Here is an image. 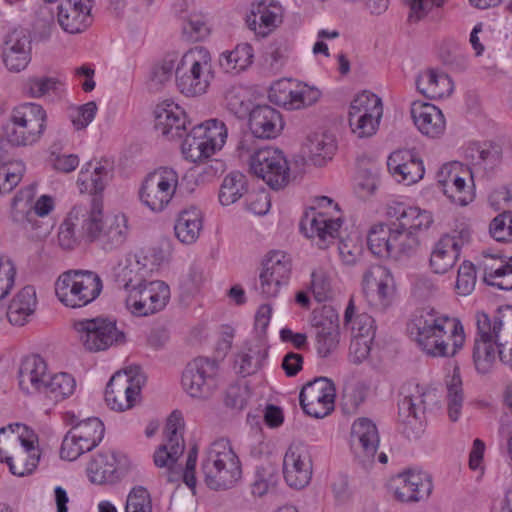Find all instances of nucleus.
<instances>
[{"mask_svg":"<svg viewBox=\"0 0 512 512\" xmlns=\"http://www.w3.org/2000/svg\"><path fill=\"white\" fill-rule=\"evenodd\" d=\"M248 191L247 179L244 174L234 171L225 176L219 191V201L228 206L237 202Z\"/></svg>","mask_w":512,"mask_h":512,"instance_id":"3c124183","label":"nucleus"},{"mask_svg":"<svg viewBox=\"0 0 512 512\" xmlns=\"http://www.w3.org/2000/svg\"><path fill=\"white\" fill-rule=\"evenodd\" d=\"M169 298L170 288L166 283L146 281L127 291L125 305L132 315L145 317L163 310Z\"/></svg>","mask_w":512,"mask_h":512,"instance_id":"2eb2a0df","label":"nucleus"},{"mask_svg":"<svg viewBox=\"0 0 512 512\" xmlns=\"http://www.w3.org/2000/svg\"><path fill=\"white\" fill-rule=\"evenodd\" d=\"M283 475L286 483L293 488L307 486L312 477V459L309 448L302 444H291L283 459Z\"/></svg>","mask_w":512,"mask_h":512,"instance_id":"393cba45","label":"nucleus"},{"mask_svg":"<svg viewBox=\"0 0 512 512\" xmlns=\"http://www.w3.org/2000/svg\"><path fill=\"white\" fill-rule=\"evenodd\" d=\"M227 139L224 122L211 119L194 126L184 139L181 149L185 159L198 162L220 150Z\"/></svg>","mask_w":512,"mask_h":512,"instance_id":"6e6552de","label":"nucleus"},{"mask_svg":"<svg viewBox=\"0 0 512 512\" xmlns=\"http://www.w3.org/2000/svg\"><path fill=\"white\" fill-rule=\"evenodd\" d=\"M48 376L47 364L42 357L39 355L27 356L19 367V387L28 395L43 392Z\"/></svg>","mask_w":512,"mask_h":512,"instance_id":"e433bc0d","label":"nucleus"},{"mask_svg":"<svg viewBox=\"0 0 512 512\" xmlns=\"http://www.w3.org/2000/svg\"><path fill=\"white\" fill-rule=\"evenodd\" d=\"M316 349L320 357L331 355L339 345L340 330L338 317L331 315L316 324Z\"/></svg>","mask_w":512,"mask_h":512,"instance_id":"a18cd8bd","label":"nucleus"},{"mask_svg":"<svg viewBox=\"0 0 512 512\" xmlns=\"http://www.w3.org/2000/svg\"><path fill=\"white\" fill-rule=\"evenodd\" d=\"M214 78L211 53L203 46L189 49L176 63V86L187 97L205 94Z\"/></svg>","mask_w":512,"mask_h":512,"instance_id":"20e7f679","label":"nucleus"},{"mask_svg":"<svg viewBox=\"0 0 512 512\" xmlns=\"http://www.w3.org/2000/svg\"><path fill=\"white\" fill-rule=\"evenodd\" d=\"M101 277L90 270H68L55 282V293L59 301L70 308H81L95 301L101 294Z\"/></svg>","mask_w":512,"mask_h":512,"instance_id":"423d86ee","label":"nucleus"},{"mask_svg":"<svg viewBox=\"0 0 512 512\" xmlns=\"http://www.w3.org/2000/svg\"><path fill=\"white\" fill-rule=\"evenodd\" d=\"M387 166L391 174L398 182L411 185L424 176V166L421 159L411 150L394 151L387 160Z\"/></svg>","mask_w":512,"mask_h":512,"instance_id":"473e14b6","label":"nucleus"},{"mask_svg":"<svg viewBox=\"0 0 512 512\" xmlns=\"http://www.w3.org/2000/svg\"><path fill=\"white\" fill-rule=\"evenodd\" d=\"M31 38L26 30L14 29L4 40L2 59L5 67L14 73L26 69L31 61Z\"/></svg>","mask_w":512,"mask_h":512,"instance_id":"bb28decb","label":"nucleus"},{"mask_svg":"<svg viewBox=\"0 0 512 512\" xmlns=\"http://www.w3.org/2000/svg\"><path fill=\"white\" fill-rule=\"evenodd\" d=\"M392 235V224L374 225L368 234L367 244L374 255L390 257V239Z\"/></svg>","mask_w":512,"mask_h":512,"instance_id":"052dcab7","label":"nucleus"},{"mask_svg":"<svg viewBox=\"0 0 512 512\" xmlns=\"http://www.w3.org/2000/svg\"><path fill=\"white\" fill-rule=\"evenodd\" d=\"M77 436L79 435L72 429L65 435L60 449L61 458L74 461L82 454L93 450L90 445H86L82 440L76 439L78 438Z\"/></svg>","mask_w":512,"mask_h":512,"instance_id":"338daca9","label":"nucleus"},{"mask_svg":"<svg viewBox=\"0 0 512 512\" xmlns=\"http://www.w3.org/2000/svg\"><path fill=\"white\" fill-rule=\"evenodd\" d=\"M482 255L480 266L484 281L502 290H512V256L503 257L489 250L483 251Z\"/></svg>","mask_w":512,"mask_h":512,"instance_id":"72a5a7b5","label":"nucleus"},{"mask_svg":"<svg viewBox=\"0 0 512 512\" xmlns=\"http://www.w3.org/2000/svg\"><path fill=\"white\" fill-rule=\"evenodd\" d=\"M411 117L417 129L427 137L438 138L445 132V117L442 111L431 103L413 102Z\"/></svg>","mask_w":512,"mask_h":512,"instance_id":"c9c22d12","label":"nucleus"},{"mask_svg":"<svg viewBox=\"0 0 512 512\" xmlns=\"http://www.w3.org/2000/svg\"><path fill=\"white\" fill-rule=\"evenodd\" d=\"M75 416L72 417V430L76 432L78 440H82L84 444L90 445L93 449L101 442L104 436V424L97 417H90L77 421L74 424Z\"/></svg>","mask_w":512,"mask_h":512,"instance_id":"6e6d98bb","label":"nucleus"},{"mask_svg":"<svg viewBox=\"0 0 512 512\" xmlns=\"http://www.w3.org/2000/svg\"><path fill=\"white\" fill-rule=\"evenodd\" d=\"M316 207H312L300 222V230L320 248L326 249L334 243L339 235L343 221L340 217L334 218L327 212L318 209L331 207L338 209V204L327 196H319L315 199Z\"/></svg>","mask_w":512,"mask_h":512,"instance_id":"1a4fd4ad","label":"nucleus"},{"mask_svg":"<svg viewBox=\"0 0 512 512\" xmlns=\"http://www.w3.org/2000/svg\"><path fill=\"white\" fill-rule=\"evenodd\" d=\"M154 263L143 249L130 251L114 268L115 279L126 292L144 282L153 272Z\"/></svg>","mask_w":512,"mask_h":512,"instance_id":"b1692460","label":"nucleus"},{"mask_svg":"<svg viewBox=\"0 0 512 512\" xmlns=\"http://www.w3.org/2000/svg\"><path fill=\"white\" fill-rule=\"evenodd\" d=\"M335 386L326 377L306 383L299 395L303 411L314 418H324L334 410Z\"/></svg>","mask_w":512,"mask_h":512,"instance_id":"412c9836","label":"nucleus"},{"mask_svg":"<svg viewBox=\"0 0 512 512\" xmlns=\"http://www.w3.org/2000/svg\"><path fill=\"white\" fill-rule=\"evenodd\" d=\"M475 319L477 331L474 340L497 343L500 361L512 366V306L499 309L493 315L479 311Z\"/></svg>","mask_w":512,"mask_h":512,"instance_id":"0eeeda50","label":"nucleus"},{"mask_svg":"<svg viewBox=\"0 0 512 512\" xmlns=\"http://www.w3.org/2000/svg\"><path fill=\"white\" fill-rule=\"evenodd\" d=\"M73 328L82 345L91 352L104 351L125 341V335L117 328L116 322L107 318L78 320L73 323Z\"/></svg>","mask_w":512,"mask_h":512,"instance_id":"ddd939ff","label":"nucleus"},{"mask_svg":"<svg viewBox=\"0 0 512 512\" xmlns=\"http://www.w3.org/2000/svg\"><path fill=\"white\" fill-rule=\"evenodd\" d=\"M408 330L418 348L432 358L455 357L462 350L466 338L459 319L433 308L415 313Z\"/></svg>","mask_w":512,"mask_h":512,"instance_id":"f257e3e1","label":"nucleus"},{"mask_svg":"<svg viewBox=\"0 0 512 512\" xmlns=\"http://www.w3.org/2000/svg\"><path fill=\"white\" fill-rule=\"evenodd\" d=\"M394 279L389 269L382 265L369 267L362 281V288L366 296L384 304L393 293Z\"/></svg>","mask_w":512,"mask_h":512,"instance_id":"4c0bfd02","label":"nucleus"},{"mask_svg":"<svg viewBox=\"0 0 512 512\" xmlns=\"http://www.w3.org/2000/svg\"><path fill=\"white\" fill-rule=\"evenodd\" d=\"M402 394L398 403L399 422L408 438H418L422 432L421 415L426 408V398L432 393L419 385H408L403 388Z\"/></svg>","mask_w":512,"mask_h":512,"instance_id":"aec40b11","label":"nucleus"},{"mask_svg":"<svg viewBox=\"0 0 512 512\" xmlns=\"http://www.w3.org/2000/svg\"><path fill=\"white\" fill-rule=\"evenodd\" d=\"M34 197V185L21 189L12 199L10 216L14 224L26 232H33L38 237L46 234L48 229H44L42 222L36 219V213L32 207Z\"/></svg>","mask_w":512,"mask_h":512,"instance_id":"c85d7f7f","label":"nucleus"},{"mask_svg":"<svg viewBox=\"0 0 512 512\" xmlns=\"http://www.w3.org/2000/svg\"><path fill=\"white\" fill-rule=\"evenodd\" d=\"M416 87L423 96L429 99L448 97L454 89L450 76L437 69L421 71L416 79Z\"/></svg>","mask_w":512,"mask_h":512,"instance_id":"58836bf2","label":"nucleus"},{"mask_svg":"<svg viewBox=\"0 0 512 512\" xmlns=\"http://www.w3.org/2000/svg\"><path fill=\"white\" fill-rule=\"evenodd\" d=\"M16 427L18 430L22 429L23 432L15 433L11 431L4 437L5 445L16 447L13 454L6 457V463L9 465L12 474L24 476L31 473L36 467L39 454L34 444L36 439L34 433L29 431L26 426L16 424Z\"/></svg>","mask_w":512,"mask_h":512,"instance_id":"dca6fc26","label":"nucleus"},{"mask_svg":"<svg viewBox=\"0 0 512 512\" xmlns=\"http://www.w3.org/2000/svg\"><path fill=\"white\" fill-rule=\"evenodd\" d=\"M252 59V46L248 43H241L232 51L221 54L220 65L227 72L241 71L246 69L252 63Z\"/></svg>","mask_w":512,"mask_h":512,"instance_id":"4d7b16f0","label":"nucleus"},{"mask_svg":"<svg viewBox=\"0 0 512 512\" xmlns=\"http://www.w3.org/2000/svg\"><path fill=\"white\" fill-rule=\"evenodd\" d=\"M54 28L53 11L48 5L40 6L35 13V20L32 24L35 38L39 41L48 40Z\"/></svg>","mask_w":512,"mask_h":512,"instance_id":"0e129e2a","label":"nucleus"},{"mask_svg":"<svg viewBox=\"0 0 512 512\" xmlns=\"http://www.w3.org/2000/svg\"><path fill=\"white\" fill-rule=\"evenodd\" d=\"M94 0H66L58 7V23L70 34L81 33L92 23Z\"/></svg>","mask_w":512,"mask_h":512,"instance_id":"7c9ffc66","label":"nucleus"},{"mask_svg":"<svg viewBox=\"0 0 512 512\" xmlns=\"http://www.w3.org/2000/svg\"><path fill=\"white\" fill-rule=\"evenodd\" d=\"M354 309L353 301L350 300L345 310L344 318L346 325L350 326L351 338L373 341L375 337L374 319L366 313L359 314L353 318Z\"/></svg>","mask_w":512,"mask_h":512,"instance_id":"864d4df0","label":"nucleus"},{"mask_svg":"<svg viewBox=\"0 0 512 512\" xmlns=\"http://www.w3.org/2000/svg\"><path fill=\"white\" fill-rule=\"evenodd\" d=\"M145 376L137 369L116 372L105 390V402L114 411L123 412L133 408L139 400Z\"/></svg>","mask_w":512,"mask_h":512,"instance_id":"9b49d317","label":"nucleus"},{"mask_svg":"<svg viewBox=\"0 0 512 512\" xmlns=\"http://www.w3.org/2000/svg\"><path fill=\"white\" fill-rule=\"evenodd\" d=\"M461 169L462 164L457 161L442 165L437 173V183L453 203L465 206L473 200L474 194L466 180L460 176Z\"/></svg>","mask_w":512,"mask_h":512,"instance_id":"cd10ccee","label":"nucleus"},{"mask_svg":"<svg viewBox=\"0 0 512 512\" xmlns=\"http://www.w3.org/2000/svg\"><path fill=\"white\" fill-rule=\"evenodd\" d=\"M298 81L281 79L272 84L269 90V99L274 104L283 107L288 111L297 110Z\"/></svg>","mask_w":512,"mask_h":512,"instance_id":"603ef678","label":"nucleus"},{"mask_svg":"<svg viewBox=\"0 0 512 512\" xmlns=\"http://www.w3.org/2000/svg\"><path fill=\"white\" fill-rule=\"evenodd\" d=\"M277 478L276 469L273 465L258 466L251 483V493L258 497L264 496L276 486Z\"/></svg>","mask_w":512,"mask_h":512,"instance_id":"e2e57ef3","label":"nucleus"},{"mask_svg":"<svg viewBox=\"0 0 512 512\" xmlns=\"http://www.w3.org/2000/svg\"><path fill=\"white\" fill-rule=\"evenodd\" d=\"M386 215L395 219L397 226L414 235L427 231L434 221L431 212L399 202L388 204Z\"/></svg>","mask_w":512,"mask_h":512,"instance_id":"c756f323","label":"nucleus"},{"mask_svg":"<svg viewBox=\"0 0 512 512\" xmlns=\"http://www.w3.org/2000/svg\"><path fill=\"white\" fill-rule=\"evenodd\" d=\"M218 362L197 357L188 363L182 374L184 390L195 398H208L217 387Z\"/></svg>","mask_w":512,"mask_h":512,"instance_id":"f3484780","label":"nucleus"},{"mask_svg":"<svg viewBox=\"0 0 512 512\" xmlns=\"http://www.w3.org/2000/svg\"><path fill=\"white\" fill-rule=\"evenodd\" d=\"M472 358L477 372L487 374L499 358V346L497 343L474 340Z\"/></svg>","mask_w":512,"mask_h":512,"instance_id":"5fc2aeb1","label":"nucleus"},{"mask_svg":"<svg viewBox=\"0 0 512 512\" xmlns=\"http://www.w3.org/2000/svg\"><path fill=\"white\" fill-rule=\"evenodd\" d=\"M24 172L25 164L21 160L9 161L0 166V198L20 183Z\"/></svg>","mask_w":512,"mask_h":512,"instance_id":"680f3d73","label":"nucleus"},{"mask_svg":"<svg viewBox=\"0 0 512 512\" xmlns=\"http://www.w3.org/2000/svg\"><path fill=\"white\" fill-rule=\"evenodd\" d=\"M201 471L212 490L223 491L236 486L242 478V464L229 440L221 438L209 445Z\"/></svg>","mask_w":512,"mask_h":512,"instance_id":"7ed1b4c3","label":"nucleus"},{"mask_svg":"<svg viewBox=\"0 0 512 512\" xmlns=\"http://www.w3.org/2000/svg\"><path fill=\"white\" fill-rule=\"evenodd\" d=\"M303 149L315 165L321 166L334 154L335 139L326 133H313L307 137Z\"/></svg>","mask_w":512,"mask_h":512,"instance_id":"09e8293b","label":"nucleus"},{"mask_svg":"<svg viewBox=\"0 0 512 512\" xmlns=\"http://www.w3.org/2000/svg\"><path fill=\"white\" fill-rule=\"evenodd\" d=\"M394 495L401 502H419L429 498L433 490L431 476L420 470H407L397 475Z\"/></svg>","mask_w":512,"mask_h":512,"instance_id":"a878e982","label":"nucleus"},{"mask_svg":"<svg viewBox=\"0 0 512 512\" xmlns=\"http://www.w3.org/2000/svg\"><path fill=\"white\" fill-rule=\"evenodd\" d=\"M315 299L318 302L326 301L332 293V279L327 269L317 267L311 272V285Z\"/></svg>","mask_w":512,"mask_h":512,"instance_id":"69168bd1","label":"nucleus"},{"mask_svg":"<svg viewBox=\"0 0 512 512\" xmlns=\"http://www.w3.org/2000/svg\"><path fill=\"white\" fill-rule=\"evenodd\" d=\"M110 176V169L105 165L98 163L93 166L92 163H87L82 167L77 180L80 192L94 195L101 193Z\"/></svg>","mask_w":512,"mask_h":512,"instance_id":"de8ad7c7","label":"nucleus"},{"mask_svg":"<svg viewBox=\"0 0 512 512\" xmlns=\"http://www.w3.org/2000/svg\"><path fill=\"white\" fill-rule=\"evenodd\" d=\"M462 155L469 166L471 178L475 175L488 177L500 167L503 149L498 142L492 140L469 141L463 146Z\"/></svg>","mask_w":512,"mask_h":512,"instance_id":"a211bd4d","label":"nucleus"},{"mask_svg":"<svg viewBox=\"0 0 512 512\" xmlns=\"http://www.w3.org/2000/svg\"><path fill=\"white\" fill-rule=\"evenodd\" d=\"M81 216L82 236L94 242L106 253L120 249L128 240L130 227L128 217L119 213L103 220V205L98 196H93L75 205L73 216Z\"/></svg>","mask_w":512,"mask_h":512,"instance_id":"f03ea898","label":"nucleus"},{"mask_svg":"<svg viewBox=\"0 0 512 512\" xmlns=\"http://www.w3.org/2000/svg\"><path fill=\"white\" fill-rule=\"evenodd\" d=\"M250 171L273 190L289 183V165L283 152L274 147H263L250 156Z\"/></svg>","mask_w":512,"mask_h":512,"instance_id":"4468645a","label":"nucleus"},{"mask_svg":"<svg viewBox=\"0 0 512 512\" xmlns=\"http://www.w3.org/2000/svg\"><path fill=\"white\" fill-rule=\"evenodd\" d=\"M203 229V214L195 206L181 210L176 218L174 231L177 239L184 244H193Z\"/></svg>","mask_w":512,"mask_h":512,"instance_id":"37998d69","label":"nucleus"},{"mask_svg":"<svg viewBox=\"0 0 512 512\" xmlns=\"http://www.w3.org/2000/svg\"><path fill=\"white\" fill-rule=\"evenodd\" d=\"M179 184L178 173L169 167H160L142 181L139 197L153 212L163 211L173 199Z\"/></svg>","mask_w":512,"mask_h":512,"instance_id":"9d476101","label":"nucleus"},{"mask_svg":"<svg viewBox=\"0 0 512 512\" xmlns=\"http://www.w3.org/2000/svg\"><path fill=\"white\" fill-rule=\"evenodd\" d=\"M470 241L467 228L444 234L434 244L430 254V267L437 274L449 271L460 256L462 247Z\"/></svg>","mask_w":512,"mask_h":512,"instance_id":"4be33fe9","label":"nucleus"},{"mask_svg":"<svg viewBox=\"0 0 512 512\" xmlns=\"http://www.w3.org/2000/svg\"><path fill=\"white\" fill-rule=\"evenodd\" d=\"M125 512H152V499L146 488L137 486L130 491Z\"/></svg>","mask_w":512,"mask_h":512,"instance_id":"774afa93","label":"nucleus"},{"mask_svg":"<svg viewBox=\"0 0 512 512\" xmlns=\"http://www.w3.org/2000/svg\"><path fill=\"white\" fill-rule=\"evenodd\" d=\"M75 387V379L70 374L62 372L52 377L48 376L43 393L51 400L60 401L72 395Z\"/></svg>","mask_w":512,"mask_h":512,"instance_id":"13d9d810","label":"nucleus"},{"mask_svg":"<svg viewBox=\"0 0 512 512\" xmlns=\"http://www.w3.org/2000/svg\"><path fill=\"white\" fill-rule=\"evenodd\" d=\"M184 419L182 413L173 411L167 419L164 436L165 442L154 453V463L157 467L172 469L185 449Z\"/></svg>","mask_w":512,"mask_h":512,"instance_id":"5701e85b","label":"nucleus"},{"mask_svg":"<svg viewBox=\"0 0 512 512\" xmlns=\"http://www.w3.org/2000/svg\"><path fill=\"white\" fill-rule=\"evenodd\" d=\"M383 116L382 100L368 91L359 93L351 102L348 123L358 138H369L376 134Z\"/></svg>","mask_w":512,"mask_h":512,"instance_id":"f8f14e48","label":"nucleus"},{"mask_svg":"<svg viewBox=\"0 0 512 512\" xmlns=\"http://www.w3.org/2000/svg\"><path fill=\"white\" fill-rule=\"evenodd\" d=\"M291 270L290 256L282 251L269 253L263 262L256 290L264 298L277 297L281 288L289 283Z\"/></svg>","mask_w":512,"mask_h":512,"instance_id":"6ab92c4d","label":"nucleus"},{"mask_svg":"<svg viewBox=\"0 0 512 512\" xmlns=\"http://www.w3.org/2000/svg\"><path fill=\"white\" fill-rule=\"evenodd\" d=\"M390 257L401 260L415 255L420 247L418 235H414L392 223Z\"/></svg>","mask_w":512,"mask_h":512,"instance_id":"8fccbe9b","label":"nucleus"},{"mask_svg":"<svg viewBox=\"0 0 512 512\" xmlns=\"http://www.w3.org/2000/svg\"><path fill=\"white\" fill-rule=\"evenodd\" d=\"M352 440L358 445L364 456L373 458L379 445L376 425L367 418H360L352 425Z\"/></svg>","mask_w":512,"mask_h":512,"instance_id":"49530a36","label":"nucleus"},{"mask_svg":"<svg viewBox=\"0 0 512 512\" xmlns=\"http://www.w3.org/2000/svg\"><path fill=\"white\" fill-rule=\"evenodd\" d=\"M284 128L281 113L269 105H257L249 114V129L260 139H274Z\"/></svg>","mask_w":512,"mask_h":512,"instance_id":"f704fd0d","label":"nucleus"},{"mask_svg":"<svg viewBox=\"0 0 512 512\" xmlns=\"http://www.w3.org/2000/svg\"><path fill=\"white\" fill-rule=\"evenodd\" d=\"M463 401L464 394L462 389V380L459 368L455 367L452 376L447 381L448 414L452 421L458 420Z\"/></svg>","mask_w":512,"mask_h":512,"instance_id":"bf43d9fd","label":"nucleus"},{"mask_svg":"<svg viewBox=\"0 0 512 512\" xmlns=\"http://www.w3.org/2000/svg\"><path fill=\"white\" fill-rule=\"evenodd\" d=\"M281 7L273 1H261L253 6L247 24L251 30L262 37L272 32L281 23Z\"/></svg>","mask_w":512,"mask_h":512,"instance_id":"ea45409f","label":"nucleus"},{"mask_svg":"<svg viewBox=\"0 0 512 512\" xmlns=\"http://www.w3.org/2000/svg\"><path fill=\"white\" fill-rule=\"evenodd\" d=\"M155 130L168 139L182 137L187 128V116L184 109L173 101H163L154 110Z\"/></svg>","mask_w":512,"mask_h":512,"instance_id":"2f4dec72","label":"nucleus"},{"mask_svg":"<svg viewBox=\"0 0 512 512\" xmlns=\"http://www.w3.org/2000/svg\"><path fill=\"white\" fill-rule=\"evenodd\" d=\"M268 355V346L263 339L246 342L237 354L235 365L243 377L255 374Z\"/></svg>","mask_w":512,"mask_h":512,"instance_id":"79ce46f5","label":"nucleus"},{"mask_svg":"<svg viewBox=\"0 0 512 512\" xmlns=\"http://www.w3.org/2000/svg\"><path fill=\"white\" fill-rule=\"evenodd\" d=\"M37 306L36 291L32 286H25L12 299L7 310V317L12 325L23 326L34 314Z\"/></svg>","mask_w":512,"mask_h":512,"instance_id":"c03bdc74","label":"nucleus"},{"mask_svg":"<svg viewBox=\"0 0 512 512\" xmlns=\"http://www.w3.org/2000/svg\"><path fill=\"white\" fill-rule=\"evenodd\" d=\"M46 125L45 109L37 103H24L12 110L8 122L3 126V136L12 146H30L41 139Z\"/></svg>","mask_w":512,"mask_h":512,"instance_id":"39448f33","label":"nucleus"},{"mask_svg":"<svg viewBox=\"0 0 512 512\" xmlns=\"http://www.w3.org/2000/svg\"><path fill=\"white\" fill-rule=\"evenodd\" d=\"M87 475L94 484H112L120 479L118 460L115 452L99 453L87 466Z\"/></svg>","mask_w":512,"mask_h":512,"instance_id":"a19ab883","label":"nucleus"}]
</instances>
